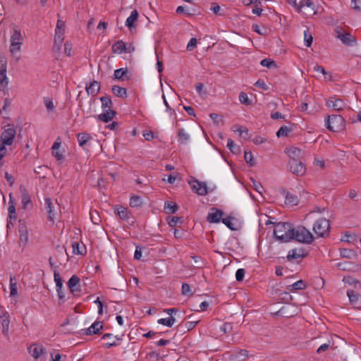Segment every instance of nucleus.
Here are the masks:
<instances>
[{"instance_id":"f257e3e1","label":"nucleus","mask_w":361,"mask_h":361,"mask_svg":"<svg viewBox=\"0 0 361 361\" xmlns=\"http://www.w3.org/2000/svg\"><path fill=\"white\" fill-rule=\"evenodd\" d=\"M293 226L288 222H279L276 224L274 235L275 238L281 243H288L291 241L292 231Z\"/></svg>"},{"instance_id":"f03ea898","label":"nucleus","mask_w":361,"mask_h":361,"mask_svg":"<svg viewBox=\"0 0 361 361\" xmlns=\"http://www.w3.org/2000/svg\"><path fill=\"white\" fill-rule=\"evenodd\" d=\"M23 41V37L20 30L17 25H13L11 31V45L9 47V51L13 57H15V54L20 51Z\"/></svg>"},{"instance_id":"7ed1b4c3","label":"nucleus","mask_w":361,"mask_h":361,"mask_svg":"<svg viewBox=\"0 0 361 361\" xmlns=\"http://www.w3.org/2000/svg\"><path fill=\"white\" fill-rule=\"evenodd\" d=\"M291 235V240L302 243L310 244L314 239L312 234L304 226L293 227Z\"/></svg>"},{"instance_id":"20e7f679","label":"nucleus","mask_w":361,"mask_h":361,"mask_svg":"<svg viewBox=\"0 0 361 361\" xmlns=\"http://www.w3.org/2000/svg\"><path fill=\"white\" fill-rule=\"evenodd\" d=\"M326 128L333 132H338L345 126V120L341 115L329 116L325 120Z\"/></svg>"},{"instance_id":"39448f33","label":"nucleus","mask_w":361,"mask_h":361,"mask_svg":"<svg viewBox=\"0 0 361 361\" xmlns=\"http://www.w3.org/2000/svg\"><path fill=\"white\" fill-rule=\"evenodd\" d=\"M329 221L324 218L318 219L313 226V231L318 237H324L329 233Z\"/></svg>"},{"instance_id":"423d86ee","label":"nucleus","mask_w":361,"mask_h":361,"mask_svg":"<svg viewBox=\"0 0 361 361\" xmlns=\"http://www.w3.org/2000/svg\"><path fill=\"white\" fill-rule=\"evenodd\" d=\"M289 171L298 176H302L305 173V167L299 159H290L288 164Z\"/></svg>"},{"instance_id":"0eeeda50","label":"nucleus","mask_w":361,"mask_h":361,"mask_svg":"<svg viewBox=\"0 0 361 361\" xmlns=\"http://www.w3.org/2000/svg\"><path fill=\"white\" fill-rule=\"evenodd\" d=\"M16 130L11 125H8L1 133L0 137V142L7 145H11L13 142V140L16 135Z\"/></svg>"},{"instance_id":"6e6552de","label":"nucleus","mask_w":361,"mask_h":361,"mask_svg":"<svg viewBox=\"0 0 361 361\" xmlns=\"http://www.w3.org/2000/svg\"><path fill=\"white\" fill-rule=\"evenodd\" d=\"M224 212L222 210L216 208L212 207L207 216V220L212 224L219 223L222 220Z\"/></svg>"},{"instance_id":"1a4fd4ad","label":"nucleus","mask_w":361,"mask_h":361,"mask_svg":"<svg viewBox=\"0 0 361 361\" xmlns=\"http://www.w3.org/2000/svg\"><path fill=\"white\" fill-rule=\"evenodd\" d=\"M68 286L73 295H78L81 291L80 279L76 275H73L68 281Z\"/></svg>"},{"instance_id":"9d476101","label":"nucleus","mask_w":361,"mask_h":361,"mask_svg":"<svg viewBox=\"0 0 361 361\" xmlns=\"http://www.w3.org/2000/svg\"><path fill=\"white\" fill-rule=\"evenodd\" d=\"M192 190L199 195H206L208 192L207 187L204 182H200L197 180H193L190 182Z\"/></svg>"},{"instance_id":"9b49d317","label":"nucleus","mask_w":361,"mask_h":361,"mask_svg":"<svg viewBox=\"0 0 361 361\" xmlns=\"http://www.w3.org/2000/svg\"><path fill=\"white\" fill-rule=\"evenodd\" d=\"M326 105L328 107H332L334 110L337 111H342L346 106L345 103L342 99L335 97H331L327 99Z\"/></svg>"},{"instance_id":"f8f14e48","label":"nucleus","mask_w":361,"mask_h":361,"mask_svg":"<svg viewBox=\"0 0 361 361\" xmlns=\"http://www.w3.org/2000/svg\"><path fill=\"white\" fill-rule=\"evenodd\" d=\"M0 320L2 326V333L6 337H8L10 325V315L8 312L4 311L0 314Z\"/></svg>"},{"instance_id":"ddd939ff","label":"nucleus","mask_w":361,"mask_h":361,"mask_svg":"<svg viewBox=\"0 0 361 361\" xmlns=\"http://www.w3.org/2000/svg\"><path fill=\"white\" fill-rule=\"evenodd\" d=\"M44 207L48 214L49 219L51 221L54 222L56 219V212L51 199L46 198L44 200Z\"/></svg>"},{"instance_id":"4468645a","label":"nucleus","mask_w":361,"mask_h":361,"mask_svg":"<svg viewBox=\"0 0 361 361\" xmlns=\"http://www.w3.org/2000/svg\"><path fill=\"white\" fill-rule=\"evenodd\" d=\"M28 353L30 354L32 357L35 359H37L40 357L41 355L44 353V348L42 345L34 343L31 345L28 348Z\"/></svg>"},{"instance_id":"2eb2a0df","label":"nucleus","mask_w":361,"mask_h":361,"mask_svg":"<svg viewBox=\"0 0 361 361\" xmlns=\"http://www.w3.org/2000/svg\"><path fill=\"white\" fill-rule=\"evenodd\" d=\"M305 250L302 248H295L290 250L287 255V259L288 261H291L292 259H296L298 258H302L306 256Z\"/></svg>"},{"instance_id":"dca6fc26","label":"nucleus","mask_w":361,"mask_h":361,"mask_svg":"<svg viewBox=\"0 0 361 361\" xmlns=\"http://www.w3.org/2000/svg\"><path fill=\"white\" fill-rule=\"evenodd\" d=\"M104 113L97 116V119L104 123L111 121L116 114V112L112 109L104 110Z\"/></svg>"},{"instance_id":"f3484780","label":"nucleus","mask_w":361,"mask_h":361,"mask_svg":"<svg viewBox=\"0 0 361 361\" xmlns=\"http://www.w3.org/2000/svg\"><path fill=\"white\" fill-rule=\"evenodd\" d=\"M61 145V142L60 141V138L58 137L57 140L54 142L51 149H52V155L58 161H62L64 159V156L62 153L59 151V147Z\"/></svg>"},{"instance_id":"a211bd4d","label":"nucleus","mask_w":361,"mask_h":361,"mask_svg":"<svg viewBox=\"0 0 361 361\" xmlns=\"http://www.w3.org/2000/svg\"><path fill=\"white\" fill-rule=\"evenodd\" d=\"M102 329V323L100 322H95L85 330V333L87 335L99 334L100 330Z\"/></svg>"},{"instance_id":"6ab92c4d","label":"nucleus","mask_w":361,"mask_h":361,"mask_svg":"<svg viewBox=\"0 0 361 361\" xmlns=\"http://www.w3.org/2000/svg\"><path fill=\"white\" fill-rule=\"evenodd\" d=\"M85 89L88 94H90L92 97H94L97 95V94L99 92L100 85L97 81L94 80L89 85H86Z\"/></svg>"},{"instance_id":"aec40b11","label":"nucleus","mask_w":361,"mask_h":361,"mask_svg":"<svg viewBox=\"0 0 361 361\" xmlns=\"http://www.w3.org/2000/svg\"><path fill=\"white\" fill-rule=\"evenodd\" d=\"M339 39L342 43L347 46H353L356 42V38L349 32H345L343 35L339 36Z\"/></svg>"},{"instance_id":"412c9836","label":"nucleus","mask_w":361,"mask_h":361,"mask_svg":"<svg viewBox=\"0 0 361 361\" xmlns=\"http://www.w3.org/2000/svg\"><path fill=\"white\" fill-rule=\"evenodd\" d=\"M20 192L21 195L23 207L26 208L27 204L31 203L30 195L27 190L23 186L20 187Z\"/></svg>"},{"instance_id":"4be33fe9","label":"nucleus","mask_w":361,"mask_h":361,"mask_svg":"<svg viewBox=\"0 0 361 361\" xmlns=\"http://www.w3.org/2000/svg\"><path fill=\"white\" fill-rule=\"evenodd\" d=\"M77 139L80 146L84 147L92 139V136L87 133H80L77 135Z\"/></svg>"},{"instance_id":"5701e85b","label":"nucleus","mask_w":361,"mask_h":361,"mask_svg":"<svg viewBox=\"0 0 361 361\" xmlns=\"http://www.w3.org/2000/svg\"><path fill=\"white\" fill-rule=\"evenodd\" d=\"M347 295L349 298L350 304L355 307H359L358 300L360 295L353 290H348L347 291Z\"/></svg>"},{"instance_id":"b1692460","label":"nucleus","mask_w":361,"mask_h":361,"mask_svg":"<svg viewBox=\"0 0 361 361\" xmlns=\"http://www.w3.org/2000/svg\"><path fill=\"white\" fill-rule=\"evenodd\" d=\"M106 338H109V341L105 343V346L107 348L117 345L118 344L116 343V340H120V338L118 336H114L113 334H104L102 336V339Z\"/></svg>"},{"instance_id":"393cba45","label":"nucleus","mask_w":361,"mask_h":361,"mask_svg":"<svg viewBox=\"0 0 361 361\" xmlns=\"http://www.w3.org/2000/svg\"><path fill=\"white\" fill-rule=\"evenodd\" d=\"M139 16V13L137 10H133L130 16L127 18L126 21V25L129 28L131 29L134 26L135 22L137 20V18Z\"/></svg>"},{"instance_id":"a878e982","label":"nucleus","mask_w":361,"mask_h":361,"mask_svg":"<svg viewBox=\"0 0 361 361\" xmlns=\"http://www.w3.org/2000/svg\"><path fill=\"white\" fill-rule=\"evenodd\" d=\"M341 256L347 259H355L357 257V253L351 249L341 248L340 249Z\"/></svg>"},{"instance_id":"bb28decb","label":"nucleus","mask_w":361,"mask_h":361,"mask_svg":"<svg viewBox=\"0 0 361 361\" xmlns=\"http://www.w3.org/2000/svg\"><path fill=\"white\" fill-rule=\"evenodd\" d=\"M178 141L181 145H186L190 140V135L185 132L183 128H180L178 130Z\"/></svg>"},{"instance_id":"cd10ccee","label":"nucleus","mask_w":361,"mask_h":361,"mask_svg":"<svg viewBox=\"0 0 361 361\" xmlns=\"http://www.w3.org/2000/svg\"><path fill=\"white\" fill-rule=\"evenodd\" d=\"M111 90L114 94L116 95V97L121 98L127 97V90L124 87H121L118 85H114L111 88Z\"/></svg>"},{"instance_id":"c85d7f7f","label":"nucleus","mask_w":361,"mask_h":361,"mask_svg":"<svg viewBox=\"0 0 361 361\" xmlns=\"http://www.w3.org/2000/svg\"><path fill=\"white\" fill-rule=\"evenodd\" d=\"M126 50H127V47L126 44L121 40L117 41L112 46V51L116 54H121L123 51L126 52Z\"/></svg>"},{"instance_id":"c756f323","label":"nucleus","mask_w":361,"mask_h":361,"mask_svg":"<svg viewBox=\"0 0 361 361\" xmlns=\"http://www.w3.org/2000/svg\"><path fill=\"white\" fill-rule=\"evenodd\" d=\"M306 283L302 280H299L294 283L287 286V290L290 291L303 290L306 288Z\"/></svg>"},{"instance_id":"7c9ffc66","label":"nucleus","mask_w":361,"mask_h":361,"mask_svg":"<svg viewBox=\"0 0 361 361\" xmlns=\"http://www.w3.org/2000/svg\"><path fill=\"white\" fill-rule=\"evenodd\" d=\"M103 110L111 109L113 103L109 96H104L100 98Z\"/></svg>"},{"instance_id":"2f4dec72","label":"nucleus","mask_w":361,"mask_h":361,"mask_svg":"<svg viewBox=\"0 0 361 361\" xmlns=\"http://www.w3.org/2000/svg\"><path fill=\"white\" fill-rule=\"evenodd\" d=\"M164 209L167 214H174L178 210V205L172 202H165Z\"/></svg>"},{"instance_id":"473e14b6","label":"nucleus","mask_w":361,"mask_h":361,"mask_svg":"<svg viewBox=\"0 0 361 361\" xmlns=\"http://www.w3.org/2000/svg\"><path fill=\"white\" fill-rule=\"evenodd\" d=\"M288 153L290 159H298L302 154V151L299 148L292 147L289 149Z\"/></svg>"},{"instance_id":"72a5a7b5","label":"nucleus","mask_w":361,"mask_h":361,"mask_svg":"<svg viewBox=\"0 0 361 361\" xmlns=\"http://www.w3.org/2000/svg\"><path fill=\"white\" fill-rule=\"evenodd\" d=\"M286 1L298 11H301L302 8L305 7V0H286Z\"/></svg>"},{"instance_id":"f704fd0d","label":"nucleus","mask_w":361,"mask_h":361,"mask_svg":"<svg viewBox=\"0 0 361 361\" xmlns=\"http://www.w3.org/2000/svg\"><path fill=\"white\" fill-rule=\"evenodd\" d=\"M18 293L17 282L15 276H11L10 277V295L11 297L16 296Z\"/></svg>"},{"instance_id":"c9c22d12","label":"nucleus","mask_w":361,"mask_h":361,"mask_svg":"<svg viewBox=\"0 0 361 361\" xmlns=\"http://www.w3.org/2000/svg\"><path fill=\"white\" fill-rule=\"evenodd\" d=\"M176 322V319L173 316H170L168 318H161L158 319L157 322L159 324H162L169 327H171Z\"/></svg>"},{"instance_id":"e433bc0d","label":"nucleus","mask_w":361,"mask_h":361,"mask_svg":"<svg viewBox=\"0 0 361 361\" xmlns=\"http://www.w3.org/2000/svg\"><path fill=\"white\" fill-rule=\"evenodd\" d=\"M298 198L297 196L290 192H287L286 195V203L294 206L298 204Z\"/></svg>"},{"instance_id":"4c0bfd02","label":"nucleus","mask_w":361,"mask_h":361,"mask_svg":"<svg viewBox=\"0 0 361 361\" xmlns=\"http://www.w3.org/2000/svg\"><path fill=\"white\" fill-rule=\"evenodd\" d=\"M142 204V200L140 196L133 195L130 200V205L132 207H139Z\"/></svg>"},{"instance_id":"58836bf2","label":"nucleus","mask_w":361,"mask_h":361,"mask_svg":"<svg viewBox=\"0 0 361 361\" xmlns=\"http://www.w3.org/2000/svg\"><path fill=\"white\" fill-rule=\"evenodd\" d=\"M117 214L119 216V217L127 221L130 216H129V212L127 208L123 207H120L117 209Z\"/></svg>"},{"instance_id":"ea45409f","label":"nucleus","mask_w":361,"mask_h":361,"mask_svg":"<svg viewBox=\"0 0 361 361\" xmlns=\"http://www.w3.org/2000/svg\"><path fill=\"white\" fill-rule=\"evenodd\" d=\"M292 128L286 126H281L276 132V136L278 137H286L291 132Z\"/></svg>"},{"instance_id":"a19ab883","label":"nucleus","mask_w":361,"mask_h":361,"mask_svg":"<svg viewBox=\"0 0 361 361\" xmlns=\"http://www.w3.org/2000/svg\"><path fill=\"white\" fill-rule=\"evenodd\" d=\"M235 218L232 216H227L226 218L222 219L221 221L224 224H225L229 229L231 231L236 230V228L235 227L234 224L232 222L233 220H234Z\"/></svg>"},{"instance_id":"79ce46f5","label":"nucleus","mask_w":361,"mask_h":361,"mask_svg":"<svg viewBox=\"0 0 361 361\" xmlns=\"http://www.w3.org/2000/svg\"><path fill=\"white\" fill-rule=\"evenodd\" d=\"M244 159L245 161L249 164L251 166H253L255 165L256 162L254 159L253 155L250 151H245L244 154Z\"/></svg>"},{"instance_id":"37998d69","label":"nucleus","mask_w":361,"mask_h":361,"mask_svg":"<svg viewBox=\"0 0 361 361\" xmlns=\"http://www.w3.org/2000/svg\"><path fill=\"white\" fill-rule=\"evenodd\" d=\"M305 7L308 9L309 15H314L316 13L314 4L312 0H305Z\"/></svg>"},{"instance_id":"c03bdc74","label":"nucleus","mask_w":361,"mask_h":361,"mask_svg":"<svg viewBox=\"0 0 361 361\" xmlns=\"http://www.w3.org/2000/svg\"><path fill=\"white\" fill-rule=\"evenodd\" d=\"M313 41V37L312 34L309 32L308 30L304 31V42L305 44L307 47H310L312 45Z\"/></svg>"},{"instance_id":"a18cd8bd","label":"nucleus","mask_w":361,"mask_h":361,"mask_svg":"<svg viewBox=\"0 0 361 361\" xmlns=\"http://www.w3.org/2000/svg\"><path fill=\"white\" fill-rule=\"evenodd\" d=\"M54 281L56 283V289H62L63 288V279L60 276V274L57 271H54Z\"/></svg>"},{"instance_id":"49530a36","label":"nucleus","mask_w":361,"mask_h":361,"mask_svg":"<svg viewBox=\"0 0 361 361\" xmlns=\"http://www.w3.org/2000/svg\"><path fill=\"white\" fill-rule=\"evenodd\" d=\"M127 73V70L124 68L116 69L114 71V78L118 80H123V77Z\"/></svg>"},{"instance_id":"de8ad7c7","label":"nucleus","mask_w":361,"mask_h":361,"mask_svg":"<svg viewBox=\"0 0 361 361\" xmlns=\"http://www.w3.org/2000/svg\"><path fill=\"white\" fill-rule=\"evenodd\" d=\"M48 168L46 166H39L35 169V172L39 175L41 178H45Z\"/></svg>"},{"instance_id":"09e8293b","label":"nucleus","mask_w":361,"mask_h":361,"mask_svg":"<svg viewBox=\"0 0 361 361\" xmlns=\"http://www.w3.org/2000/svg\"><path fill=\"white\" fill-rule=\"evenodd\" d=\"M28 240V232L27 231L23 233H19V243L20 245L25 246Z\"/></svg>"},{"instance_id":"8fccbe9b","label":"nucleus","mask_w":361,"mask_h":361,"mask_svg":"<svg viewBox=\"0 0 361 361\" xmlns=\"http://www.w3.org/2000/svg\"><path fill=\"white\" fill-rule=\"evenodd\" d=\"M6 145H7L0 142V166L4 165L3 159L6 155Z\"/></svg>"},{"instance_id":"3c124183","label":"nucleus","mask_w":361,"mask_h":361,"mask_svg":"<svg viewBox=\"0 0 361 361\" xmlns=\"http://www.w3.org/2000/svg\"><path fill=\"white\" fill-rule=\"evenodd\" d=\"M227 147L233 152L238 153L240 151L239 147L234 145V142L231 138L228 139Z\"/></svg>"},{"instance_id":"603ef678","label":"nucleus","mask_w":361,"mask_h":361,"mask_svg":"<svg viewBox=\"0 0 361 361\" xmlns=\"http://www.w3.org/2000/svg\"><path fill=\"white\" fill-rule=\"evenodd\" d=\"M239 100L240 103L245 104V105H250L251 104V102L250 99L248 98V96L246 93L241 92L239 94Z\"/></svg>"},{"instance_id":"864d4df0","label":"nucleus","mask_w":361,"mask_h":361,"mask_svg":"<svg viewBox=\"0 0 361 361\" xmlns=\"http://www.w3.org/2000/svg\"><path fill=\"white\" fill-rule=\"evenodd\" d=\"M44 103L48 111H53L55 109V106L51 99L48 97L44 98Z\"/></svg>"},{"instance_id":"5fc2aeb1","label":"nucleus","mask_w":361,"mask_h":361,"mask_svg":"<svg viewBox=\"0 0 361 361\" xmlns=\"http://www.w3.org/2000/svg\"><path fill=\"white\" fill-rule=\"evenodd\" d=\"M260 64L261 66L267 67L269 68L276 66L275 62L269 59H262L260 62Z\"/></svg>"},{"instance_id":"6e6d98bb","label":"nucleus","mask_w":361,"mask_h":361,"mask_svg":"<svg viewBox=\"0 0 361 361\" xmlns=\"http://www.w3.org/2000/svg\"><path fill=\"white\" fill-rule=\"evenodd\" d=\"M235 352L236 355L239 358L245 359L249 355V353H248V351L247 350L238 349Z\"/></svg>"},{"instance_id":"4d7b16f0","label":"nucleus","mask_w":361,"mask_h":361,"mask_svg":"<svg viewBox=\"0 0 361 361\" xmlns=\"http://www.w3.org/2000/svg\"><path fill=\"white\" fill-rule=\"evenodd\" d=\"M181 222H182L181 217L173 216V217L170 218V219L168 221V224L170 226L173 227V226H176L178 224V223H181Z\"/></svg>"},{"instance_id":"13d9d810","label":"nucleus","mask_w":361,"mask_h":361,"mask_svg":"<svg viewBox=\"0 0 361 361\" xmlns=\"http://www.w3.org/2000/svg\"><path fill=\"white\" fill-rule=\"evenodd\" d=\"M253 7H252V11L254 14H256L257 16H260L262 14V6H261V2L259 1V4L257 3V4H253Z\"/></svg>"},{"instance_id":"bf43d9fd","label":"nucleus","mask_w":361,"mask_h":361,"mask_svg":"<svg viewBox=\"0 0 361 361\" xmlns=\"http://www.w3.org/2000/svg\"><path fill=\"white\" fill-rule=\"evenodd\" d=\"M245 271L244 269H238L235 273V279L237 281H242L243 280Z\"/></svg>"},{"instance_id":"052dcab7","label":"nucleus","mask_w":361,"mask_h":361,"mask_svg":"<svg viewBox=\"0 0 361 361\" xmlns=\"http://www.w3.org/2000/svg\"><path fill=\"white\" fill-rule=\"evenodd\" d=\"M181 292H182V294L184 295H192V293L190 290V287L189 284H188L186 283H183Z\"/></svg>"},{"instance_id":"680f3d73","label":"nucleus","mask_w":361,"mask_h":361,"mask_svg":"<svg viewBox=\"0 0 361 361\" xmlns=\"http://www.w3.org/2000/svg\"><path fill=\"white\" fill-rule=\"evenodd\" d=\"M63 34L64 33H62V32L58 33V32H55V37H54L55 45L57 44V45L60 46V44L62 43V41L63 39Z\"/></svg>"},{"instance_id":"e2e57ef3","label":"nucleus","mask_w":361,"mask_h":361,"mask_svg":"<svg viewBox=\"0 0 361 361\" xmlns=\"http://www.w3.org/2000/svg\"><path fill=\"white\" fill-rule=\"evenodd\" d=\"M7 59L5 56L0 57V72H6Z\"/></svg>"},{"instance_id":"0e129e2a","label":"nucleus","mask_w":361,"mask_h":361,"mask_svg":"<svg viewBox=\"0 0 361 361\" xmlns=\"http://www.w3.org/2000/svg\"><path fill=\"white\" fill-rule=\"evenodd\" d=\"M65 23L61 20H58L56 32L58 33H64Z\"/></svg>"},{"instance_id":"69168bd1","label":"nucleus","mask_w":361,"mask_h":361,"mask_svg":"<svg viewBox=\"0 0 361 361\" xmlns=\"http://www.w3.org/2000/svg\"><path fill=\"white\" fill-rule=\"evenodd\" d=\"M199 322H200V320L192 319V321L187 322L185 324V326L187 328V329L188 331H190V330L194 329L195 327V326L199 323Z\"/></svg>"},{"instance_id":"338daca9","label":"nucleus","mask_w":361,"mask_h":361,"mask_svg":"<svg viewBox=\"0 0 361 361\" xmlns=\"http://www.w3.org/2000/svg\"><path fill=\"white\" fill-rule=\"evenodd\" d=\"M73 253L78 255H82V250L78 242H73L72 244Z\"/></svg>"},{"instance_id":"774afa93","label":"nucleus","mask_w":361,"mask_h":361,"mask_svg":"<svg viewBox=\"0 0 361 361\" xmlns=\"http://www.w3.org/2000/svg\"><path fill=\"white\" fill-rule=\"evenodd\" d=\"M352 8L357 11H361V0H352Z\"/></svg>"}]
</instances>
